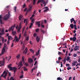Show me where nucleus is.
Masks as SVG:
<instances>
[{
  "mask_svg": "<svg viewBox=\"0 0 80 80\" xmlns=\"http://www.w3.org/2000/svg\"><path fill=\"white\" fill-rule=\"evenodd\" d=\"M4 47L3 48H6V47L7 46V44H6V43H4Z\"/></svg>",
  "mask_w": 80,
  "mask_h": 80,
  "instance_id": "obj_56",
  "label": "nucleus"
},
{
  "mask_svg": "<svg viewBox=\"0 0 80 80\" xmlns=\"http://www.w3.org/2000/svg\"><path fill=\"white\" fill-rule=\"evenodd\" d=\"M63 54L61 52H58V55H62Z\"/></svg>",
  "mask_w": 80,
  "mask_h": 80,
  "instance_id": "obj_50",
  "label": "nucleus"
},
{
  "mask_svg": "<svg viewBox=\"0 0 80 80\" xmlns=\"http://www.w3.org/2000/svg\"><path fill=\"white\" fill-rule=\"evenodd\" d=\"M21 28H20V26L18 27V32H20V29Z\"/></svg>",
  "mask_w": 80,
  "mask_h": 80,
  "instance_id": "obj_54",
  "label": "nucleus"
},
{
  "mask_svg": "<svg viewBox=\"0 0 80 80\" xmlns=\"http://www.w3.org/2000/svg\"><path fill=\"white\" fill-rule=\"evenodd\" d=\"M26 40H29V38L28 37V36L26 38Z\"/></svg>",
  "mask_w": 80,
  "mask_h": 80,
  "instance_id": "obj_57",
  "label": "nucleus"
},
{
  "mask_svg": "<svg viewBox=\"0 0 80 80\" xmlns=\"http://www.w3.org/2000/svg\"><path fill=\"white\" fill-rule=\"evenodd\" d=\"M71 69H72V68L70 67H68V68H67V69L68 70H71Z\"/></svg>",
  "mask_w": 80,
  "mask_h": 80,
  "instance_id": "obj_33",
  "label": "nucleus"
},
{
  "mask_svg": "<svg viewBox=\"0 0 80 80\" xmlns=\"http://www.w3.org/2000/svg\"><path fill=\"white\" fill-rule=\"evenodd\" d=\"M0 22L1 24H3V23H4L3 22H2V20H0Z\"/></svg>",
  "mask_w": 80,
  "mask_h": 80,
  "instance_id": "obj_55",
  "label": "nucleus"
},
{
  "mask_svg": "<svg viewBox=\"0 0 80 80\" xmlns=\"http://www.w3.org/2000/svg\"><path fill=\"white\" fill-rule=\"evenodd\" d=\"M5 52V49L4 48H3L2 50V55H3Z\"/></svg>",
  "mask_w": 80,
  "mask_h": 80,
  "instance_id": "obj_13",
  "label": "nucleus"
},
{
  "mask_svg": "<svg viewBox=\"0 0 80 80\" xmlns=\"http://www.w3.org/2000/svg\"><path fill=\"white\" fill-rule=\"evenodd\" d=\"M22 18H23V15H22V14H20V15H19L18 18L19 21H21Z\"/></svg>",
  "mask_w": 80,
  "mask_h": 80,
  "instance_id": "obj_12",
  "label": "nucleus"
},
{
  "mask_svg": "<svg viewBox=\"0 0 80 80\" xmlns=\"http://www.w3.org/2000/svg\"><path fill=\"white\" fill-rule=\"evenodd\" d=\"M35 24L37 25L38 27H40V21H38L35 22Z\"/></svg>",
  "mask_w": 80,
  "mask_h": 80,
  "instance_id": "obj_7",
  "label": "nucleus"
},
{
  "mask_svg": "<svg viewBox=\"0 0 80 80\" xmlns=\"http://www.w3.org/2000/svg\"><path fill=\"white\" fill-rule=\"evenodd\" d=\"M36 40L37 42H39L40 41V38H38V36H37L36 37Z\"/></svg>",
  "mask_w": 80,
  "mask_h": 80,
  "instance_id": "obj_15",
  "label": "nucleus"
},
{
  "mask_svg": "<svg viewBox=\"0 0 80 80\" xmlns=\"http://www.w3.org/2000/svg\"><path fill=\"white\" fill-rule=\"evenodd\" d=\"M30 51H31L32 53H34V51H33V50H32V49H30Z\"/></svg>",
  "mask_w": 80,
  "mask_h": 80,
  "instance_id": "obj_43",
  "label": "nucleus"
},
{
  "mask_svg": "<svg viewBox=\"0 0 80 80\" xmlns=\"http://www.w3.org/2000/svg\"><path fill=\"white\" fill-rule=\"evenodd\" d=\"M15 24H14V25H13V26H12L10 27L8 29V31H9V32H11V31H13V29H14V28H15Z\"/></svg>",
  "mask_w": 80,
  "mask_h": 80,
  "instance_id": "obj_5",
  "label": "nucleus"
},
{
  "mask_svg": "<svg viewBox=\"0 0 80 80\" xmlns=\"http://www.w3.org/2000/svg\"><path fill=\"white\" fill-rule=\"evenodd\" d=\"M16 31H12V34L13 35H16Z\"/></svg>",
  "mask_w": 80,
  "mask_h": 80,
  "instance_id": "obj_25",
  "label": "nucleus"
},
{
  "mask_svg": "<svg viewBox=\"0 0 80 80\" xmlns=\"http://www.w3.org/2000/svg\"><path fill=\"white\" fill-rule=\"evenodd\" d=\"M66 60H67V59L64 58V59L63 60V61H64V63H65V62H66Z\"/></svg>",
  "mask_w": 80,
  "mask_h": 80,
  "instance_id": "obj_59",
  "label": "nucleus"
},
{
  "mask_svg": "<svg viewBox=\"0 0 80 80\" xmlns=\"http://www.w3.org/2000/svg\"><path fill=\"white\" fill-rule=\"evenodd\" d=\"M78 48H79L77 46H76L74 48V50L75 51L78 50Z\"/></svg>",
  "mask_w": 80,
  "mask_h": 80,
  "instance_id": "obj_18",
  "label": "nucleus"
},
{
  "mask_svg": "<svg viewBox=\"0 0 80 80\" xmlns=\"http://www.w3.org/2000/svg\"><path fill=\"white\" fill-rule=\"evenodd\" d=\"M18 67H19V66H20V67H22V66H23V64H22V61H20L18 64Z\"/></svg>",
  "mask_w": 80,
  "mask_h": 80,
  "instance_id": "obj_9",
  "label": "nucleus"
},
{
  "mask_svg": "<svg viewBox=\"0 0 80 80\" xmlns=\"http://www.w3.org/2000/svg\"><path fill=\"white\" fill-rule=\"evenodd\" d=\"M32 6H30V8H28V10L27 11L28 12H30L31 11V10H32Z\"/></svg>",
  "mask_w": 80,
  "mask_h": 80,
  "instance_id": "obj_20",
  "label": "nucleus"
},
{
  "mask_svg": "<svg viewBox=\"0 0 80 80\" xmlns=\"http://www.w3.org/2000/svg\"><path fill=\"white\" fill-rule=\"evenodd\" d=\"M22 61L24 60V56H22Z\"/></svg>",
  "mask_w": 80,
  "mask_h": 80,
  "instance_id": "obj_64",
  "label": "nucleus"
},
{
  "mask_svg": "<svg viewBox=\"0 0 80 80\" xmlns=\"http://www.w3.org/2000/svg\"><path fill=\"white\" fill-rule=\"evenodd\" d=\"M26 22V26L27 25L28 22V19H25L24 20V23H25Z\"/></svg>",
  "mask_w": 80,
  "mask_h": 80,
  "instance_id": "obj_8",
  "label": "nucleus"
},
{
  "mask_svg": "<svg viewBox=\"0 0 80 80\" xmlns=\"http://www.w3.org/2000/svg\"><path fill=\"white\" fill-rule=\"evenodd\" d=\"M25 48V46L23 45L22 46V50H24V49Z\"/></svg>",
  "mask_w": 80,
  "mask_h": 80,
  "instance_id": "obj_62",
  "label": "nucleus"
},
{
  "mask_svg": "<svg viewBox=\"0 0 80 80\" xmlns=\"http://www.w3.org/2000/svg\"><path fill=\"white\" fill-rule=\"evenodd\" d=\"M19 78H23V75L22 74V75H21L19 77Z\"/></svg>",
  "mask_w": 80,
  "mask_h": 80,
  "instance_id": "obj_41",
  "label": "nucleus"
},
{
  "mask_svg": "<svg viewBox=\"0 0 80 80\" xmlns=\"http://www.w3.org/2000/svg\"><path fill=\"white\" fill-rule=\"evenodd\" d=\"M1 38H2V43H4V38L1 37Z\"/></svg>",
  "mask_w": 80,
  "mask_h": 80,
  "instance_id": "obj_30",
  "label": "nucleus"
},
{
  "mask_svg": "<svg viewBox=\"0 0 80 80\" xmlns=\"http://www.w3.org/2000/svg\"><path fill=\"white\" fill-rule=\"evenodd\" d=\"M35 31H36V32H37V33H38V32H39V29L38 28L36 29Z\"/></svg>",
  "mask_w": 80,
  "mask_h": 80,
  "instance_id": "obj_37",
  "label": "nucleus"
},
{
  "mask_svg": "<svg viewBox=\"0 0 80 80\" xmlns=\"http://www.w3.org/2000/svg\"><path fill=\"white\" fill-rule=\"evenodd\" d=\"M7 75V72L6 71H5L3 73V74H2L0 77V80H1V77H3L4 78L6 79V77Z\"/></svg>",
  "mask_w": 80,
  "mask_h": 80,
  "instance_id": "obj_2",
  "label": "nucleus"
},
{
  "mask_svg": "<svg viewBox=\"0 0 80 80\" xmlns=\"http://www.w3.org/2000/svg\"><path fill=\"white\" fill-rule=\"evenodd\" d=\"M24 65L27 67L28 66V63H25Z\"/></svg>",
  "mask_w": 80,
  "mask_h": 80,
  "instance_id": "obj_49",
  "label": "nucleus"
},
{
  "mask_svg": "<svg viewBox=\"0 0 80 80\" xmlns=\"http://www.w3.org/2000/svg\"><path fill=\"white\" fill-rule=\"evenodd\" d=\"M70 27L71 28H74V26H73V24H71L70 25Z\"/></svg>",
  "mask_w": 80,
  "mask_h": 80,
  "instance_id": "obj_27",
  "label": "nucleus"
},
{
  "mask_svg": "<svg viewBox=\"0 0 80 80\" xmlns=\"http://www.w3.org/2000/svg\"><path fill=\"white\" fill-rule=\"evenodd\" d=\"M61 60H62V58H61L60 57H59L58 58V60L59 61H60Z\"/></svg>",
  "mask_w": 80,
  "mask_h": 80,
  "instance_id": "obj_48",
  "label": "nucleus"
},
{
  "mask_svg": "<svg viewBox=\"0 0 80 80\" xmlns=\"http://www.w3.org/2000/svg\"><path fill=\"white\" fill-rule=\"evenodd\" d=\"M73 35V36L74 37H76V35H77V34L75 33Z\"/></svg>",
  "mask_w": 80,
  "mask_h": 80,
  "instance_id": "obj_63",
  "label": "nucleus"
},
{
  "mask_svg": "<svg viewBox=\"0 0 80 80\" xmlns=\"http://www.w3.org/2000/svg\"><path fill=\"white\" fill-rule=\"evenodd\" d=\"M36 36H37V33H34V34H33V36L34 37H36Z\"/></svg>",
  "mask_w": 80,
  "mask_h": 80,
  "instance_id": "obj_51",
  "label": "nucleus"
},
{
  "mask_svg": "<svg viewBox=\"0 0 80 80\" xmlns=\"http://www.w3.org/2000/svg\"><path fill=\"white\" fill-rule=\"evenodd\" d=\"M27 50H28L27 48H26L25 49V50H24L23 51V53H24V54H26V53H27Z\"/></svg>",
  "mask_w": 80,
  "mask_h": 80,
  "instance_id": "obj_16",
  "label": "nucleus"
},
{
  "mask_svg": "<svg viewBox=\"0 0 80 80\" xmlns=\"http://www.w3.org/2000/svg\"><path fill=\"white\" fill-rule=\"evenodd\" d=\"M57 80H63V79L62 78H60V77H59L57 78Z\"/></svg>",
  "mask_w": 80,
  "mask_h": 80,
  "instance_id": "obj_24",
  "label": "nucleus"
},
{
  "mask_svg": "<svg viewBox=\"0 0 80 80\" xmlns=\"http://www.w3.org/2000/svg\"><path fill=\"white\" fill-rule=\"evenodd\" d=\"M28 61L29 63H33V59L31 58L28 59Z\"/></svg>",
  "mask_w": 80,
  "mask_h": 80,
  "instance_id": "obj_14",
  "label": "nucleus"
},
{
  "mask_svg": "<svg viewBox=\"0 0 80 80\" xmlns=\"http://www.w3.org/2000/svg\"><path fill=\"white\" fill-rule=\"evenodd\" d=\"M32 3H33V5H35V4L36 3V0H33Z\"/></svg>",
  "mask_w": 80,
  "mask_h": 80,
  "instance_id": "obj_23",
  "label": "nucleus"
},
{
  "mask_svg": "<svg viewBox=\"0 0 80 80\" xmlns=\"http://www.w3.org/2000/svg\"><path fill=\"white\" fill-rule=\"evenodd\" d=\"M74 57H76L77 56V54H74L73 55Z\"/></svg>",
  "mask_w": 80,
  "mask_h": 80,
  "instance_id": "obj_47",
  "label": "nucleus"
},
{
  "mask_svg": "<svg viewBox=\"0 0 80 80\" xmlns=\"http://www.w3.org/2000/svg\"><path fill=\"white\" fill-rule=\"evenodd\" d=\"M27 7V5H26V4H25V3H24V4L23 5V8H25V7Z\"/></svg>",
  "mask_w": 80,
  "mask_h": 80,
  "instance_id": "obj_40",
  "label": "nucleus"
},
{
  "mask_svg": "<svg viewBox=\"0 0 80 80\" xmlns=\"http://www.w3.org/2000/svg\"><path fill=\"white\" fill-rule=\"evenodd\" d=\"M75 63H77V61H75L72 63V66H75L76 64Z\"/></svg>",
  "mask_w": 80,
  "mask_h": 80,
  "instance_id": "obj_17",
  "label": "nucleus"
},
{
  "mask_svg": "<svg viewBox=\"0 0 80 80\" xmlns=\"http://www.w3.org/2000/svg\"><path fill=\"white\" fill-rule=\"evenodd\" d=\"M66 67H70V64H66Z\"/></svg>",
  "mask_w": 80,
  "mask_h": 80,
  "instance_id": "obj_46",
  "label": "nucleus"
},
{
  "mask_svg": "<svg viewBox=\"0 0 80 80\" xmlns=\"http://www.w3.org/2000/svg\"><path fill=\"white\" fill-rule=\"evenodd\" d=\"M16 9H17V7H15L14 8V10L15 12H16Z\"/></svg>",
  "mask_w": 80,
  "mask_h": 80,
  "instance_id": "obj_52",
  "label": "nucleus"
},
{
  "mask_svg": "<svg viewBox=\"0 0 80 80\" xmlns=\"http://www.w3.org/2000/svg\"><path fill=\"white\" fill-rule=\"evenodd\" d=\"M17 68H16L15 67H14L12 68V71H14V73H15V72L17 71Z\"/></svg>",
  "mask_w": 80,
  "mask_h": 80,
  "instance_id": "obj_10",
  "label": "nucleus"
},
{
  "mask_svg": "<svg viewBox=\"0 0 80 80\" xmlns=\"http://www.w3.org/2000/svg\"><path fill=\"white\" fill-rule=\"evenodd\" d=\"M11 39H12V37L11 36H9L8 37V39L9 40H11Z\"/></svg>",
  "mask_w": 80,
  "mask_h": 80,
  "instance_id": "obj_28",
  "label": "nucleus"
},
{
  "mask_svg": "<svg viewBox=\"0 0 80 80\" xmlns=\"http://www.w3.org/2000/svg\"><path fill=\"white\" fill-rule=\"evenodd\" d=\"M69 60H70V57H67V59H66L67 61H69Z\"/></svg>",
  "mask_w": 80,
  "mask_h": 80,
  "instance_id": "obj_32",
  "label": "nucleus"
},
{
  "mask_svg": "<svg viewBox=\"0 0 80 80\" xmlns=\"http://www.w3.org/2000/svg\"><path fill=\"white\" fill-rule=\"evenodd\" d=\"M10 17V12H8V14H6L4 17V19L5 20H7Z\"/></svg>",
  "mask_w": 80,
  "mask_h": 80,
  "instance_id": "obj_3",
  "label": "nucleus"
},
{
  "mask_svg": "<svg viewBox=\"0 0 80 80\" xmlns=\"http://www.w3.org/2000/svg\"><path fill=\"white\" fill-rule=\"evenodd\" d=\"M1 32L2 33L4 34H5V33H4V28H3L2 29V30H1Z\"/></svg>",
  "mask_w": 80,
  "mask_h": 80,
  "instance_id": "obj_29",
  "label": "nucleus"
},
{
  "mask_svg": "<svg viewBox=\"0 0 80 80\" xmlns=\"http://www.w3.org/2000/svg\"><path fill=\"white\" fill-rule=\"evenodd\" d=\"M42 0H38V1L37 4H38V3H40V2H42Z\"/></svg>",
  "mask_w": 80,
  "mask_h": 80,
  "instance_id": "obj_31",
  "label": "nucleus"
},
{
  "mask_svg": "<svg viewBox=\"0 0 80 80\" xmlns=\"http://www.w3.org/2000/svg\"><path fill=\"white\" fill-rule=\"evenodd\" d=\"M2 64L0 65V67H2V66H4V64L5 63V58H3V61H2Z\"/></svg>",
  "mask_w": 80,
  "mask_h": 80,
  "instance_id": "obj_11",
  "label": "nucleus"
},
{
  "mask_svg": "<svg viewBox=\"0 0 80 80\" xmlns=\"http://www.w3.org/2000/svg\"><path fill=\"white\" fill-rule=\"evenodd\" d=\"M9 68V70H10V71H12V70H13V68H12V67H11Z\"/></svg>",
  "mask_w": 80,
  "mask_h": 80,
  "instance_id": "obj_53",
  "label": "nucleus"
},
{
  "mask_svg": "<svg viewBox=\"0 0 80 80\" xmlns=\"http://www.w3.org/2000/svg\"><path fill=\"white\" fill-rule=\"evenodd\" d=\"M11 65H12V64H10L8 66V68H9L11 67H12L10 66Z\"/></svg>",
  "mask_w": 80,
  "mask_h": 80,
  "instance_id": "obj_38",
  "label": "nucleus"
},
{
  "mask_svg": "<svg viewBox=\"0 0 80 80\" xmlns=\"http://www.w3.org/2000/svg\"><path fill=\"white\" fill-rule=\"evenodd\" d=\"M48 10H49V9L48 8L44 10V12H47V11H48Z\"/></svg>",
  "mask_w": 80,
  "mask_h": 80,
  "instance_id": "obj_44",
  "label": "nucleus"
},
{
  "mask_svg": "<svg viewBox=\"0 0 80 80\" xmlns=\"http://www.w3.org/2000/svg\"><path fill=\"white\" fill-rule=\"evenodd\" d=\"M21 38V33L20 34L19 36V38H18V37H17V36H15L14 37V39L12 41V42H15V43H16V42H19V40L20 39V38Z\"/></svg>",
  "mask_w": 80,
  "mask_h": 80,
  "instance_id": "obj_1",
  "label": "nucleus"
},
{
  "mask_svg": "<svg viewBox=\"0 0 80 80\" xmlns=\"http://www.w3.org/2000/svg\"><path fill=\"white\" fill-rule=\"evenodd\" d=\"M20 54H18V55L16 56V58L17 59H19L20 58Z\"/></svg>",
  "mask_w": 80,
  "mask_h": 80,
  "instance_id": "obj_22",
  "label": "nucleus"
},
{
  "mask_svg": "<svg viewBox=\"0 0 80 80\" xmlns=\"http://www.w3.org/2000/svg\"><path fill=\"white\" fill-rule=\"evenodd\" d=\"M23 68H24V71H27V69L26 68V67H23Z\"/></svg>",
  "mask_w": 80,
  "mask_h": 80,
  "instance_id": "obj_36",
  "label": "nucleus"
},
{
  "mask_svg": "<svg viewBox=\"0 0 80 80\" xmlns=\"http://www.w3.org/2000/svg\"><path fill=\"white\" fill-rule=\"evenodd\" d=\"M56 62L57 63H60V61L58 60V61H56Z\"/></svg>",
  "mask_w": 80,
  "mask_h": 80,
  "instance_id": "obj_58",
  "label": "nucleus"
},
{
  "mask_svg": "<svg viewBox=\"0 0 80 80\" xmlns=\"http://www.w3.org/2000/svg\"><path fill=\"white\" fill-rule=\"evenodd\" d=\"M70 39L71 41L72 40V42H75L76 40H77V38H76V37H74L72 38H70Z\"/></svg>",
  "mask_w": 80,
  "mask_h": 80,
  "instance_id": "obj_6",
  "label": "nucleus"
},
{
  "mask_svg": "<svg viewBox=\"0 0 80 80\" xmlns=\"http://www.w3.org/2000/svg\"><path fill=\"white\" fill-rule=\"evenodd\" d=\"M41 26L42 27V28H44V27H45V26H44V25L43 24H41Z\"/></svg>",
  "mask_w": 80,
  "mask_h": 80,
  "instance_id": "obj_60",
  "label": "nucleus"
},
{
  "mask_svg": "<svg viewBox=\"0 0 80 80\" xmlns=\"http://www.w3.org/2000/svg\"><path fill=\"white\" fill-rule=\"evenodd\" d=\"M27 10V8H26L23 10V12H25Z\"/></svg>",
  "mask_w": 80,
  "mask_h": 80,
  "instance_id": "obj_61",
  "label": "nucleus"
},
{
  "mask_svg": "<svg viewBox=\"0 0 80 80\" xmlns=\"http://www.w3.org/2000/svg\"><path fill=\"white\" fill-rule=\"evenodd\" d=\"M22 22H20V24H19V28H22Z\"/></svg>",
  "mask_w": 80,
  "mask_h": 80,
  "instance_id": "obj_39",
  "label": "nucleus"
},
{
  "mask_svg": "<svg viewBox=\"0 0 80 80\" xmlns=\"http://www.w3.org/2000/svg\"><path fill=\"white\" fill-rule=\"evenodd\" d=\"M74 29L75 30H77V26H76V25L75 24L74 25Z\"/></svg>",
  "mask_w": 80,
  "mask_h": 80,
  "instance_id": "obj_42",
  "label": "nucleus"
},
{
  "mask_svg": "<svg viewBox=\"0 0 80 80\" xmlns=\"http://www.w3.org/2000/svg\"><path fill=\"white\" fill-rule=\"evenodd\" d=\"M74 18H72V19H70L71 23H72L74 21Z\"/></svg>",
  "mask_w": 80,
  "mask_h": 80,
  "instance_id": "obj_26",
  "label": "nucleus"
},
{
  "mask_svg": "<svg viewBox=\"0 0 80 80\" xmlns=\"http://www.w3.org/2000/svg\"><path fill=\"white\" fill-rule=\"evenodd\" d=\"M2 15H0V21L2 20Z\"/></svg>",
  "mask_w": 80,
  "mask_h": 80,
  "instance_id": "obj_45",
  "label": "nucleus"
},
{
  "mask_svg": "<svg viewBox=\"0 0 80 80\" xmlns=\"http://www.w3.org/2000/svg\"><path fill=\"white\" fill-rule=\"evenodd\" d=\"M8 61H9L10 60V59L12 58V57L10 56H8Z\"/></svg>",
  "mask_w": 80,
  "mask_h": 80,
  "instance_id": "obj_21",
  "label": "nucleus"
},
{
  "mask_svg": "<svg viewBox=\"0 0 80 80\" xmlns=\"http://www.w3.org/2000/svg\"><path fill=\"white\" fill-rule=\"evenodd\" d=\"M41 31L42 33H45V31L43 30L42 29H41Z\"/></svg>",
  "mask_w": 80,
  "mask_h": 80,
  "instance_id": "obj_35",
  "label": "nucleus"
},
{
  "mask_svg": "<svg viewBox=\"0 0 80 80\" xmlns=\"http://www.w3.org/2000/svg\"><path fill=\"white\" fill-rule=\"evenodd\" d=\"M32 17H31L30 18V20H32V23H31L30 24V25L29 26V28H32V25H33V24L34 23V22H35V20L34 19V18H32Z\"/></svg>",
  "mask_w": 80,
  "mask_h": 80,
  "instance_id": "obj_4",
  "label": "nucleus"
},
{
  "mask_svg": "<svg viewBox=\"0 0 80 80\" xmlns=\"http://www.w3.org/2000/svg\"><path fill=\"white\" fill-rule=\"evenodd\" d=\"M41 2L42 3H43V4H44L46 2H45V1H44L43 0H42Z\"/></svg>",
  "mask_w": 80,
  "mask_h": 80,
  "instance_id": "obj_34",
  "label": "nucleus"
},
{
  "mask_svg": "<svg viewBox=\"0 0 80 80\" xmlns=\"http://www.w3.org/2000/svg\"><path fill=\"white\" fill-rule=\"evenodd\" d=\"M39 52H40V50H38V52H36V54H35V56H37V55H39Z\"/></svg>",
  "mask_w": 80,
  "mask_h": 80,
  "instance_id": "obj_19",
  "label": "nucleus"
}]
</instances>
